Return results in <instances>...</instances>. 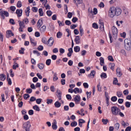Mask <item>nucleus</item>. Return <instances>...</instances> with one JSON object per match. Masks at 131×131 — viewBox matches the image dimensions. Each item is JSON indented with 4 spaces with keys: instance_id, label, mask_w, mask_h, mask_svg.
<instances>
[{
    "instance_id": "29",
    "label": "nucleus",
    "mask_w": 131,
    "mask_h": 131,
    "mask_svg": "<svg viewBox=\"0 0 131 131\" xmlns=\"http://www.w3.org/2000/svg\"><path fill=\"white\" fill-rule=\"evenodd\" d=\"M54 105L56 108H59V107H61V103H60L59 101H56Z\"/></svg>"
},
{
    "instance_id": "9",
    "label": "nucleus",
    "mask_w": 131,
    "mask_h": 131,
    "mask_svg": "<svg viewBox=\"0 0 131 131\" xmlns=\"http://www.w3.org/2000/svg\"><path fill=\"white\" fill-rule=\"evenodd\" d=\"M74 101L75 102V104H79V102H80V96L79 95H76L74 97Z\"/></svg>"
},
{
    "instance_id": "21",
    "label": "nucleus",
    "mask_w": 131,
    "mask_h": 131,
    "mask_svg": "<svg viewBox=\"0 0 131 131\" xmlns=\"http://www.w3.org/2000/svg\"><path fill=\"white\" fill-rule=\"evenodd\" d=\"M41 25H42V20L39 19L37 23V27H39V28H40V27H41Z\"/></svg>"
},
{
    "instance_id": "63",
    "label": "nucleus",
    "mask_w": 131,
    "mask_h": 131,
    "mask_svg": "<svg viewBox=\"0 0 131 131\" xmlns=\"http://www.w3.org/2000/svg\"><path fill=\"white\" fill-rule=\"evenodd\" d=\"M7 80L8 82V84L9 85H11L12 84V80L11 79V78L7 79Z\"/></svg>"
},
{
    "instance_id": "60",
    "label": "nucleus",
    "mask_w": 131,
    "mask_h": 131,
    "mask_svg": "<svg viewBox=\"0 0 131 131\" xmlns=\"http://www.w3.org/2000/svg\"><path fill=\"white\" fill-rule=\"evenodd\" d=\"M0 40L2 41H4V35H3V33L0 32Z\"/></svg>"
},
{
    "instance_id": "47",
    "label": "nucleus",
    "mask_w": 131,
    "mask_h": 131,
    "mask_svg": "<svg viewBox=\"0 0 131 131\" xmlns=\"http://www.w3.org/2000/svg\"><path fill=\"white\" fill-rule=\"evenodd\" d=\"M112 102H116L117 101V97L116 96H113L111 98Z\"/></svg>"
},
{
    "instance_id": "14",
    "label": "nucleus",
    "mask_w": 131,
    "mask_h": 131,
    "mask_svg": "<svg viewBox=\"0 0 131 131\" xmlns=\"http://www.w3.org/2000/svg\"><path fill=\"white\" fill-rule=\"evenodd\" d=\"M74 93L75 94H81L82 93V90L76 88L74 90Z\"/></svg>"
},
{
    "instance_id": "12",
    "label": "nucleus",
    "mask_w": 131,
    "mask_h": 131,
    "mask_svg": "<svg viewBox=\"0 0 131 131\" xmlns=\"http://www.w3.org/2000/svg\"><path fill=\"white\" fill-rule=\"evenodd\" d=\"M99 24H100V29L101 31H104V23L100 19L99 21Z\"/></svg>"
},
{
    "instance_id": "13",
    "label": "nucleus",
    "mask_w": 131,
    "mask_h": 131,
    "mask_svg": "<svg viewBox=\"0 0 131 131\" xmlns=\"http://www.w3.org/2000/svg\"><path fill=\"white\" fill-rule=\"evenodd\" d=\"M22 13H23L22 9H17L16 11V14H17V17H21L22 16Z\"/></svg>"
},
{
    "instance_id": "36",
    "label": "nucleus",
    "mask_w": 131,
    "mask_h": 131,
    "mask_svg": "<svg viewBox=\"0 0 131 131\" xmlns=\"http://www.w3.org/2000/svg\"><path fill=\"white\" fill-rule=\"evenodd\" d=\"M42 42L43 43H45V45H47L48 43V40L46 38L43 37L42 38Z\"/></svg>"
},
{
    "instance_id": "3",
    "label": "nucleus",
    "mask_w": 131,
    "mask_h": 131,
    "mask_svg": "<svg viewBox=\"0 0 131 131\" xmlns=\"http://www.w3.org/2000/svg\"><path fill=\"white\" fill-rule=\"evenodd\" d=\"M114 16H116L115 12V7H112L110 8V9L108 10V16L111 18H113Z\"/></svg>"
},
{
    "instance_id": "20",
    "label": "nucleus",
    "mask_w": 131,
    "mask_h": 131,
    "mask_svg": "<svg viewBox=\"0 0 131 131\" xmlns=\"http://www.w3.org/2000/svg\"><path fill=\"white\" fill-rule=\"evenodd\" d=\"M19 67V64H18V63L16 62V61H14L13 65L12 66L13 69L14 70H16V68H18Z\"/></svg>"
},
{
    "instance_id": "64",
    "label": "nucleus",
    "mask_w": 131,
    "mask_h": 131,
    "mask_svg": "<svg viewBox=\"0 0 131 131\" xmlns=\"http://www.w3.org/2000/svg\"><path fill=\"white\" fill-rule=\"evenodd\" d=\"M10 10L12 11V12H15V10H16V7L15 6L10 7Z\"/></svg>"
},
{
    "instance_id": "58",
    "label": "nucleus",
    "mask_w": 131,
    "mask_h": 131,
    "mask_svg": "<svg viewBox=\"0 0 131 131\" xmlns=\"http://www.w3.org/2000/svg\"><path fill=\"white\" fill-rule=\"evenodd\" d=\"M118 82V80H117V78H114V81H113L114 84L116 85Z\"/></svg>"
},
{
    "instance_id": "62",
    "label": "nucleus",
    "mask_w": 131,
    "mask_h": 131,
    "mask_svg": "<svg viewBox=\"0 0 131 131\" xmlns=\"http://www.w3.org/2000/svg\"><path fill=\"white\" fill-rule=\"evenodd\" d=\"M73 14L71 12H68V18H72Z\"/></svg>"
},
{
    "instance_id": "38",
    "label": "nucleus",
    "mask_w": 131,
    "mask_h": 131,
    "mask_svg": "<svg viewBox=\"0 0 131 131\" xmlns=\"http://www.w3.org/2000/svg\"><path fill=\"white\" fill-rule=\"evenodd\" d=\"M92 27L93 28H95V29H98V28H99V26H98V24L95 23L93 24Z\"/></svg>"
},
{
    "instance_id": "2",
    "label": "nucleus",
    "mask_w": 131,
    "mask_h": 131,
    "mask_svg": "<svg viewBox=\"0 0 131 131\" xmlns=\"http://www.w3.org/2000/svg\"><path fill=\"white\" fill-rule=\"evenodd\" d=\"M112 113L113 115L117 116L119 115V112H120V109L118 108L117 106H113L111 107Z\"/></svg>"
},
{
    "instance_id": "37",
    "label": "nucleus",
    "mask_w": 131,
    "mask_h": 131,
    "mask_svg": "<svg viewBox=\"0 0 131 131\" xmlns=\"http://www.w3.org/2000/svg\"><path fill=\"white\" fill-rule=\"evenodd\" d=\"M52 62V60L51 59H49L46 60V64L47 65V66H50L51 65V62Z\"/></svg>"
},
{
    "instance_id": "6",
    "label": "nucleus",
    "mask_w": 131,
    "mask_h": 131,
    "mask_svg": "<svg viewBox=\"0 0 131 131\" xmlns=\"http://www.w3.org/2000/svg\"><path fill=\"white\" fill-rule=\"evenodd\" d=\"M112 32L113 35L117 36L118 33V30L117 28L115 27V26H113L112 27Z\"/></svg>"
},
{
    "instance_id": "26",
    "label": "nucleus",
    "mask_w": 131,
    "mask_h": 131,
    "mask_svg": "<svg viewBox=\"0 0 131 131\" xmlns=\"http://www.w3.org/2000/svg\"><path fill=\"white\" fill-rule=\"evenodd\" d=\"M37 67L40 70L43 69V68H45V65H43V63H40L38 64Z\"/></svg>"
},
{
    "instance_id": "15",
    "label": "nucleus",
    "mask_w": 131,
    "mask_h": 131,
    "mask_svg": "<svg viewBox=\"0 0 131 131\" xmlns=\"http://www.w3.org/2000/svg\"><path fill=\"white\" fill-rule=\"evenodd\" d=\"M95 75H96V71L93 70L91 71L89 75H88V77L89 78H94V77H95Z\"/></svg>"
},
{
    "instance_id": "8",
    "label": "nucleus",
    "mask_w": 131,
    "mask_h": 131,
    "mask_svg": "<svg viewBox=\"0 0 131 131\" xmlns=\"http://www.w3.org/2000/svg\"><path fill=\"white\" fill-rule=\"evenodd\" d=\"M54 43V38L53 37H50L47 41V44L49 47H52Z\"/></svg>"
},
{
    "instance_id": "24",
    "label": "nucleus",
    "mask_w": 131,
    "mask_h": 131,
    "mask_svg": "<svg viewBox=\"0 0 131 131\" xmlns=\"http://www.w3.org/2000/svg\"><path fill=\"white\" fill-rule=\"evenodd\" d=\"M30 8L29 7H27V10H26L25 13L27 17L29 16V13H30Z\"/></svg>"
},
{
    "instance_id": "41",
    "label": "nucleus",
    "mask_w": 131,
    "mask_h": 131,
    "mask_svg": "<svg viewBox=\"0 0 131 131\" xmlns=\"http://www.w3.org/2000/svg\"><path fill=\"white\" fill-rule=\"evenodd\" d=\"M117 96L118 97V98H121V97L122 96V92L120 91L117 92Z\"/></svg>"
},
{
    "instance_id": "16",
    "label": "nucleus",
    "mask_w": 131,
    "mask_h": 131,
    "mask_svg": "<svg viewBox=\"0 0 131 131\" xmlns=\"http://www.w3.org/2000/svg\"><path fill=\"white\" fill-rule=\"evenodd\" d=\"M116 73L118 77H121V76H122V73L121 72L120 69L119 68H117Z\"/></svg>"
},
{
    "instance_id": "30",
    "label": "nucleus",
    "mask_w": 131,
    "mask_h": 131,
    "mask_svg": "<svg viewBox=\"0 0 131 131\" xmlns=\"http://www.w3.org/2000/svg\"><path fill=\"white\" fill-rule=\"evenodd\" d=\"M100 77L102 79H104V78H107V74L105 73H102L100 75Z\"/></svg>"
},
{
    "instance_id": "23",
    "label": "nucleus",
    "mask_w": 131,
    "mask_h": 131,
    "mask_svg": "<svg viewBox=\"0 0 131 131\" xmlns=\"http://www.w3.org/2000/svg\"><path fill=\"white\" fill-rule=\"evenodd\" d=\"M46 29H47V27H46V26H43L42 27H41L40 28V31L41 33H43V32L46 31Z\"/></svg>"
},
{
    "instance_id": "48",
    "label": "nucleus",
    "mask_w": 131,
    "mask_h": 131,
    "mask_svg": "<svg viewBox=\"0 0 131 131\" xmlns=\"http://www.w3.org/2000/svg\"><path fill=\"white\" fill-rule=\"evenodd\" d=\"M17 8H21V7H22V3H21V1H18L17 2Z\"/></svg>"
},
{
    "instance_id": "43",
    "label": "nucleus",
    "mask_w": 131,
    "mask_h": 131,
    "mask_svg": "<svg viewBox=\"0 0 131 131\" xmlns=\"http://www.w3.org/2000/svg\"><path fill=\"white\" fill-rule=\"evenodd\" d=\"M119 126H120L119 124L118 123H116L115 124V129H117V130H118L119 129Z\"/></svg>"
},
{
    "instance_id": "1",
    "label": "nucleus",
    "mask_w": 131,
    "mask_h": 131,
    "mask_svg": "<svg viewBox=\"0 0 131 131\" xmlns=\"http://www.w3.org/2000/svg\"><path fill=\"white\" fill-rule=\"evenodd\" d=\"M124 46H125V49L127 50V51H129L130 50V46H131L130 39L126 38L124 40Z\"/></svg>"
},
{
    "instance_id": "50",
    "label": "nucleus",
    "mask_w": 131,
    "mask_h": 131,
    "mask_svg": "<svg viewBox=\"0 0 131 131\" xmlns=\"http://www.w3.org/2000/svg\"><path fill=\"white\" fill-rule=\"evenodd\" d=\"M47 104H52L53 103V99H47Z\"/></svg>"
},
{
    "instance_id": "7",
    "label": "nucleus",
    "mask_w": 131,
    "mask_h": 131,
    "mask_svg": "<svg viewBox=\"0 0 131 131\" xmlns=\"http://www.w3.org/2000/svg\"><path fill=\"white\" fill-rule=\"evenodd\" d=\"M115 12H116V16H119L121 15V13H122V10H121V9L117 7L115 8Z\"/></svg>"
},
{
    "instance_id": "45",
    "label": "nucleus",
    "mask_w": 131,
    "mask_h": 131,
    "mask_svg": "<svg viewBox=\"0 0 131 131\" xmlns=\"http://www.w3.org/2000/svg\"><path fill=\"white\" fill-rule=\"evenodd\" d=\"M0 15L3 19H5V11H2L0 12Z\"/></svg>"
},
{
    "instance_id": "33",
    "label": "nucleus",
    "mask_w": 131,
    "mask_h": 131,
    "mask_svg": "<svg viewBox=\"0 0 131 131\" xmlns=\"http://www.w3.org/2000/svg\"><path fill=\"white\" fill-rule=\"evenodd\" d=\"M38 12L40 16H43V11H42V8L39 9Z\"/></svg>"
},
{
    "instance_id": "49",
    "label": "nucleus",
    "mask_w": 131,
    "mask_h": 131,
    "mask_svg": "<svg viewBox=\"0 0 131 131\" xmlns=\"http://www.w3.org/2000/svg\"><path fill=\"white\" fill-rule=\"evenodd\" d=\"M123 94L124 95H125V96H127V95H128V94H129V91H128V90H125L123 91Z\"/></svg>"
},
{
    "instance_id": "59",
    "label": "nucleus",
    "mask_w": 131,
    "mask_h": 131,
    "mask_svg": "<svg viewBox=\"0 0 131 131\" xmlns=\"http://www.w3.org/2000/svg\"><path fill=\"white\" fill-rule=\"evenodd\" d=\"M26 93H27L28 94H31L32 93V89H27L26 90Z\"/></svg>"
},
{
    "instance_id": "17",
    "label": "nucleus",
    "mask_w": 131,
    "mask_h": 131,
    "mask_svg": "<svg viewBox=\"0 0 131 131\" xmlns=\"http://www.w3.org/2000/svg\"><path fill=\"white\" fill-rule=\"evenodd\" d=\"M75 41L77 45L80 43V38L79 36H75Z\"/></svg>"
},
{
    "instance_id": "32",
    "label": "nucleus",
    "mask_w": 131,
    "mask_h": 131,
    "mask_svg": "<svg viewBox=\"0 0 131 131\" xmlns=\"http://www.w3.org/2000/svg\"><path fill=\"white\" fill-rule=\"evenodd\" d=\"M29 23V20H28V18H26L25 19H23V22H21V23H23L24 24H28V23Z\"/></svg>"
},
{
    "instance_id": "19",
    "label": "nucleus",
    "mask_w": 131,
    "mask_h": 131,
    "mask_svg": "<svg viewBox=\"0 0 131 131\" xmlns=\"http://www.w3.org/2000/svg\"><path fill=\"white\" fill-rule=\"evenodd\" d=\"M30 42L32 43V46H33V47H35V46H36V42L31 37H30Z\"/></svg>"
},
{
    "instance_id": "52",
    "label": "nucleus",
    "mask_w": 131,
    "mask_h": 131,
    "mask_svg": "<svg viewBox=\"0 0 131 131\" xmlns=\"http://www.w3.org/2000/svg\"><path fill=\"white\" fill-rule=\"evenodd\" d=\"M41 101H42L41 98H38V99H37L36 100V102L37 104H40V103H41Z\"/></svg>"
},
{
    "instance_id": "53",
    "label": "nucleus",
    "mask_w": 131,
    "mask_h": 131,
    "mask_svg": "<svg viewBox=\"0 0 131 131\" xmlns=\"http://www.w3.org/2000/svg\"><path fill=\"white\" fill-rule=\"evenodd\" d=\"M107 59L108 60H109V61H111V62H113V61H114V59H113V57H112V56H108Z\"/></svg>"
},
{
    "instance_id": "57",
    "label": "nucleus",
    "mask_w": 131,
    "mask_h": 131,
    "mask_svg": "<svg viewBox=\"0 0 131 131\" xmlns=\"http://www.w3.org/2000/svg\"><path fill=\"white\" fill-rule=\"evenodd\" d=\"M32 11H33V12H34L35 13H36V12L38 11V9L37 7H32Z\"/></svg>"
},
{
    "instance_id": "10",
    "label": "nucleus",
    "mask_w": 131,
    "mask_h": 131,
    "mask_svg": "<svg viewBox=\"0 0 131 131\" xmlns=\"http://www.w3.org/2000/svg\"><path fill=\"white\" fill-rule=\"evenodd\" d=\"M11 36H14V33L12 32V31H7L6 32V37L7 38H9V37H11Z\"/></svg>"
},
{
    "instance_id": "11",
    "label": "nucleus",
    "mask_w": 131,
    "mask_h": 131,
    "mask_svg": "<svg viewBox=\"0 0 131 131\" xmlns=\"http://www.w3.org/2000/svg\"><path fill=\"white\" fill-rule=\"evenodd\" d=\"M52 127L53 129L56 130L57 128H58V126H57V121L56 120H53V122L52 123Z\"/></svg>"
},
{
    "instance_id": "54",
    "label": "nucleus",
    "mask_w": 131,
    "mask_h": 131,
    "mask_svg": "<svg viewBox=\"0 0 131 131\" xmlns=\"http://www.w3.org/2000/svg\"><path fill=\"white\" fill-rule=\"evenodd\" d=\"M65 24L69 26V25H71V21H70V20H67L65 21Z\"/></svg>"
},
{
    "instance_id": "27",
    "label": "nucleus",
    "mask_w": 131,
    "mask_h": 131,
    "mask_svg": "<svg viewBox=\"0 0 131 131\" xmlns=\"http://www.w3.org/2000/svg\"><path fill=\"white\" fill-rule=\"evenodd\" d=\"M109 67L112 70H114V67H115V64L114 63H112L109 64Z\"/></svg>"
},
{
    "instance_id": "61",
    "label": "nucleus",
    "mask_w": 131,
    "mask_h": 131,
    "mask_svg": "<svg viewBox=\"0 0 131 131\" xmlns=\"http://www.w3.org/2000/svg\"><path fill=\"white\" fill-rule=\"evenodd\" d=\"M52 11L51 10H49L47 11V14L48 15V16H49V17H51V16H52Z\"/></svg>"
},
{
    "instance_id": "25",
    "label": "nucleus",
    "mask_w": 131,
    "mask_h": 131,
    "mask_svg": "<svg viewBox=\"0 0 131 131\" xmlns=\"http://www.w3.org/2000/svg\"><path fill=\"white\" fill-rule=\"evenodd\" d=\"M33 109H34V110H35L36 111H37L38 112H39L40 111L39 107H38V106H37V105L33 106Z\"/></svg>"
},
{
    "instance_id": "35",
    "label": "nucleus",
    "mask_w": 131,
    "mask_h": 131,
    "mask_svg": "<svg viewBox=\"0 0 131 131\" xmlns=\"http://www.w3.org/2000/svg\"><path fill=\"white\" fill-rule=\"evenodd\" d=\"M56 92L57 93V97H62V92H61L60 90H57Z\"/></svg>"
},
{
    "instance_id": "42",
    "label": "nucleus",
    "mask_w": 131,
    "mask_h": 131,
    "mask_svg": "<svg viewBox=\"0 0 131 131\" xmlns=\"http://www.w3.org/2000/svg\"><path fill=\"white\" fill-rule=\"evenodd\" d=\"M76 1L77 2V3L78 4V5H80V4H82V0H74V3H75V4H76L77 5Z\"/></svg>"
},
{
    "instance_id": "34",
    "label": "nucleus",
    "mask_w": 131,
    "mask_h": 131,
    "mask_svg": "<svg viewBox=\"0 0 131 131\" xmlns=\"http://www.w3.org/2000/svg\"><path fill=\"white\" fill-rule=\"evenodd\" d=\"M53 80H54V81H56V80H58V77L57 76V73H55L54 74Z\"/></svg>"
},
{
    "instance_id": "40",
    "label": "nucleus",
    "mask_w": 131,
    "mask_h": 131,
    "mask_svg": "<svg viewBox=\"0 0 131 131\" xmlns=\"http://www.w3.org/2000/svg\"><path fill=\"white\" fill-rule=\"evenodd\" d=\"M76 125H77V122L76 121H74L71 123V126H72V127L76 126Z\"/></svg>"
},
{
    "instance_id": "22",
    "label": "nucleus",
    "mask_w": 131,
    "mask_h": 131,
    "mask_svg": "<svg viewBox=\"0 0 131 131\" xmlns=\"http://www.w3.org/2000/svg\"><path fill=\"white\" fill-rule=\"evenodd\" d=\"M99 60H100V65H101V66H103V65L105 64L104 58L101 57L99 58Z\"/></svg>"
},
{
    "instance_id": "46",
    "label": "nucleus",
    "mask_w": 131,
    "mask_h": 131,
    "mask_svg": "<svg viewBox=\"0 0 131 131\" xmlns=\"http://www.w3.org/2000/svg\"><path fill=\"white\" fill-rule=\"evenodd\" d=\"M125 105L127 108H129V107H130V102L126 101L125 103Z\"/></svg>"
},
{
    "instance_id": "31",
    "label": "nucleus",
    "mask_w": 131,
    "mask_h": 131,
    "mask_svg": "<svg viewBox=\"0 0 131 131\" xmlns=\"http://www.w3.org/2000/svg\"><path fill=\"white\" fill-rule=\"evenodd\" d=\"M74 49V51L76 53H78V52L80 51V47H79V46L75 47Z\"/></svg>"
},
{
    "instance_id": "18",
    "label": "nucleus",
    "mask_w": 131,
    "mask_h": 131,
    "mask_svg": "<svg viewBox=\"0 0 131 131\" xmlns=\"http://www.w3.org/2000/svg\"><path fill=\"white\" fill-rule=\"evenodd\" d=\"M0 79L2 81L6 80V75H5V74H0Z\"/></svg>"
},
{
    "instance_id": "39",
    "label": "nucleus",
    "mask_w": 131,
    "mask_h": 131,
    "mask_svg": "<svg viewBox=\"0 0 131 131\" xmlns=\"http://www.w3.org/2000/svg\"><path fill=\"white\" fill-rule=\"evenodd\" d=\"M97 89L98 92H102V87L101 86V84H100V83L97 85Z\"/></svg>"
},
{
    "instance_id": "4",
    "label": "nucleus",
    "mask_w": 131,
    "mask_h": 131,
    "mask_svg": "<svg viewBox=\"0 0 131 131\" xmlns=\"http://www.w3.org/2000/svg\"><path fill=\"white\" fill-rule=\"evenodd\" d=\"M30 127H31V124L29 121L24 123L23 125V128L26 131H30Z\"/></svg>"
},
{
    "instance_id": "55",
    "label": "nucleus",
    "mask_w": 131,
    "mask_h": 131,
    "mask_svg": "<svg viewBox=\"0 0 131 131\" xmlns=\"http://www.w3.org/2000/svg\"><path fill=\"white\" fill-rule=\"evenodd\" d=\"M61 36H62V33L60 32H58L57 33V38H61Z\"/></svg>"
},
{
    "instance_id": "44",
    "label": "nucleus",
    "mask_w": 131,
    "mask_h": 131,
    "mask_svg": "<svg viewBox=\"0 0 131 131\" xmlns=\"http://www.w3.org/2000/svg\"><path fill=\"white\" fill-rule=\"evenodd\" d=\"M102 121L103 124H107V123L109 122V120H108V119H102Z\"/></svg>"
},
{
    "instance_id": "51",
    "label": "nucleus",
    "mask_w": 131,
    "mask_h": 131,
    "mask_svg": "<svg viewBox=\"0 0 131 131\" xmlns=\"http://www.w3.org/2000/svg\"><path fill=\"white\" fill-rule=\"evenodd\" d=\"M30 97V96H29V94H26L24 95V98L25 100H27V99H28V98H29Z\"/></svg>"
},
{
    "instance_id": "56",
    "label": "nucleus",
    "mask_w": 131,
    "mask_h": 131,
    "mask_svg": "<svg viewBox=\"0 0 131 131\" xmlns=\"http://www.w3.org/2000/svg\"><path fill=\"white\" fill-rule=\"evenodd\" d=\"M72 21L73 23H76L77 21H78V18L77 17H73Z\"/></svg>"
},
{
    "instance_id": "5",
    "label": "nucleus",
    "mask_w": 131,
    "mask_h": 131,
    "mask_svg": "<svg viewBox=\"0 0 131 131\" xmlns=\"http://www.w3.org/2000/svg\"><path fill=\"white\" fill-rule=\"evenodd\" d=\"M18 23H19V28L18 29V31H19V32H23V29L25 28V24L22 23L21 20H19Z\"/></svg>"
},
{
    "instance_id": "28",
    "label": "nucleus",
    "mask_w": 131,
    "mask_h": 131,
    "mask_svg": "<svg viewBox=\"0 0 131 131\" xmlns=\"http://www.w3.org/2000/svg\"><path fill=\"white\" fill-rule=\"evenodd\" d=\"M79 29L80 35H81V36H82V35H83V29H82V26H81V25L80 26Z\"/></svg>"
}]
</instances>
